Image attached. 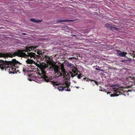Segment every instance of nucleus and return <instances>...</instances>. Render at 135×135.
I'll return each mask as SVG.
<instances>
[{
    "instance_id": "nucleus-25",
    "label": "nucleus",
    "mask_w": 135,
    "mask_h": 135,
    "mask_svg": "<svg viewBox=\"0 0 135 135\" xmlns=\"http://www.w3.org/2000/svg\"><path fill=\"white\" fill-rule=\"evenodd\" d=\"M23 71L24 72H25L27 71L26 69L23 68Z\"/></svg>"
},
{
    "instance_id": "nucleus-9",
    "label": "nucleus",
    "mask_w": 135,
    "mask_h": 135,
    "mask_svg": "<svg viewBox=\"0 0 135 135\" xmlns=\"http://www.w3.org/2000/svg\"><path fill=\"white\" fill-rule=\"evenodd\" d=\"M105 26L106 28L109 29L113 30H118L119 29L118 28L112 27L110 24L107 23L105 25Z\"/></svg>"
},
{
    "instance_id": "nucleus-4",
    "label": "nucleus",
    "mask_w": 135,
    "mask_h": 135,
    "mask_svg": "<svg viewBox=\"0 0 135 135\" xmlns=\"http://www.w3.org/2000/svg\"><path fill=\"white\" fill-rule=\"evenodd\" d=\"M37 46H28L26 47L25 48V50H20L21 51H22L23 53H25L24 52H27V53H28V52H30L31 51H35V52H36L38 56H42L43 55V53H42V51L40 50H36L35 49H36V48L37 47Z\"/></svg>"
},
{
    "instance_id": "nucleus-21",
    "label": "nucleus",
    "mask_w": 135,
    "mask_h": 135,
    "mask_svg": "<svg viewBox=\"0 0 135 135\" xmlns=\"http://www.w3.org/2000/svg\"><path fill=\"white\" fill-rule=\"evenodd\" d=\"M30 21H31L33 22H34L35 23L36 22V20L34 18H31L30 19Z\"/></svg>"
},
{
    "instance_id": "nucleus-3",
    "label": "nucleus",
    "mask_w": 135,
    "mask_h": 135,
    "mask_svg": "<svg viewBox=\"0 0 135 135\" xmlns=\"http://www.w3.org/2000/svg\"><path fill=\"white\" fill-rule=\"evenodd\" d=\"M38 66L40 69L42 74V78L44 80L47 82H49L50 80V77L46 75V71L48 69V65H43L42 64H38Z\"/></svg>"
},
{
    "instance_id": "nucleus-35",
    "label": "nucleus",
    "mask_w": 135,
    "mask_h": 135,
    "mask_svg": "<svg viewBox=\"0 0 135 135\" xmlns=\"http://www.w3.org/2000/svg\"><path fill=\"white\" fill-rule=\"evenodd\" d=\"M109 93V94H110V93Z\"/></svg>"
},
{
    "instance_id": "nucleus-5",
    "label": "nucleus",
    "mask_w": 135,
    "mask_h": 135,
    "mask_svg": "<svg viewBox=\"0 0 135 135\" xmlns=\"http://www.w3.org/2000/svg\"><path fill=\"white\" fill-rule=\"evenodd\" d=\"M127 79L129 80L128 82L129 86L131 88H134V86H135V78L132 76H129L127 77Z\"/></svg>"
},
{
    "instance_id": "nucleus-12",
    "label": "nucleus",
    "mask_w": 135,
    "mask_h": 135,
    "mask_svg": "<svg viewBox=\"0 0 135 135\" xmlns=\"http://www.w3.org/2000/svg\"><path fill=\"white\" fill-rule=\"evenodd\" d=\"M73 21L70 20H59L57 21V22H70V21Z\"/></svg>"
},
{
    "instance_id": "nucleus-11",
    "label": "nucleus",
    "mask_w": 135,
    "mask_h": 135,
    "mask_svg": "<svg viewBox=\"0 0 135 135\" xmlns=\"http://www.w3.org/2000/svg\"><path fill=\"white\" fill-rule=\"evenodd\" d=\"M26 62L27 64H32L34 62V61L33 60H31L28 59L26 61Z\"/></svg>"
},
{
    "instance_id": "nucleus-7",
    "label": "nucleus",
    "mask_w": 135,
    "mask_h": 135,
    "mask_svg": "<svg viewBox=\"0 0 135 135\" xmlns=\"http://www.w3.org/2000/svg\"><path fill=\"white\" fill-rule=\"evenodd\" d=\"M73 68L72 69V72H70V74L71 76V77L73 78L74 76L78 74V70L76 68L73 66V68Z\"/></svg>"
},
{
    "instance_id": "nucleus-17",
    "label": "nucleus",
    "mask_w": 135,
    "mask_h": 135,
    "mask_svg": "<svg viewBox=\"0 0 135 135\" xmlns=\"http://www.w3.org/2000/svg\"><path fill=\"white\" fill-rule=\"evenodd\" d=\"M83 76V75H82V74L80 73L78 75L77 77L78 79H81V78Z\"/></svg>"
},
{
    "instance_id": "nucleus-33",
    "label": "nucleus",
    "mask_w": 135,
    "mask_h": 135,
    "mask_svg": "<svg viewBox=\"0 0 135 135\" xmlns=\"http://www.w3.org/2000/svg\"><path fill=\"white\" fill-rule=\"evenodd\" d=\"M73 59H74V57H73Z\"/></svg>"
},
{
    "instance_id": "nucleus-32",
    "label": "nucleus",
    "mask_w": 135,
    "mask_h": 135,
    "mask_svg": "<svg viewBox=\"0 0 135 135\" xmlns=\"http://www.w3.org/2000/svg\"><path fill=\"white\" fill-rule=\"evenodd\" d=\"M73 36H76V35H74Z\"/></svg>"
},
{
    "instance_id": "nucleus-1",
    "label": "nucleus",
    "mask_w": 135,
    "mask_h": 135,
    "mask_svg": "<svg viewBox=\"0 0 135 135\" xmlns=\"http://www.w3.org/2000/svg\"><path fill=\"white\" fill-rule=\"evenodd\" d=\"M11 53H7L6 52L0 53V57L5 58L8 57L12 58L15 56L13 55L14 52H11ZM20 64V62L17 61L15 59H13L12 61H9L0 59V69L3 71L7 70L9 73L14 74L16 72V68H18Z\"/></svg>"
},
{
    "instance_id": "nucleus-19",
    "label": "nucleus",
    "mask_w": 135,
    "mask_h": 135,
    "mask_svg": "<svg viewBox=\"0 0 135 135\" xmlns=\"http://www.w3.org/2000/svg\"><path fill=\"white\" fill-rule=\"evenodd\" d=\"M42 21V20H36V23H37L39 22H40Z\"/></svg>"
},
{
    "instance_id": "nucleus-29",
    "label": "nucleus",
    "mask_w": 135,
    "mask_h": 135,
    "mask_svg": "<svg viewBox=\"0 0 135 135\" xmlns=\"http://www.w3.org/2000/svg\"><path fill=\"white\" fill-rule=\"evenodd\" d=\"M89 78H88V79L86 80V81H88H88H89Z\"/></svg>"
},
{
    "instance_id": "nucleus-23",
    "label": "nucleus",
    "mask_w": 135,
    "mask_h": 135,
    "mask_svg": "<svg viewBox=\"0 0 135 135\" xmlns=\"http://www.w3.org/2000/svg\"><path fill=\"white\" fill-rule=\"evenodd\" d=\"M94 81L97 85H98V83L97 81H95V80H94Z\"/></svg>"
},
{
    "instance_id": "nucleus-27",
    "label": "nucleus",
    "mask_w": 135,
    "mask_h": 135,
    "mask_svg": "<svg viewBox=\"0 0 135 135\" xmlns=\"http://www.w3.org/2000/svg\"><path fill=\"white\" fill-rule=\"evenodd\" d=\"M89 81H94L95 80H93L92 79H89Z\"/></svg>"
},
{
    "instance_id": "nucleus-14",
    "label": "nucleus",
    "mask_w": 135,
    "mask_h": 135,
    "mask_svg": "<svg viewBox=\"0 0 135 135\" xmlns=\"http://www.w3.org/2000/svg\"><path fill=\"white\" fill-rule=\"evenodd\" d=\"M54 70L55 73H59L60 72V71L58 69L56 68H54Z\"/></svg>"
},
{
    "instance_id": "nucleus-13",
    "label": "nucleus",
    "mask_w": 135,
    "mask_h": 135,
    "mask_svg": "<svg viewBox=\"0 0 135 135\" xmlns=\"http://www.w3.org/2000/svg\"><path fill=\"white\" fill-rule=\"evenodd\" d=\"M130 56H131L133 57H134L135 58V59L133 58V59L135 61V54H134L132 53H129L128 54V56L129 57H130Z\"/></svg>"
},
{
    "instance_id": "nucleus-30",
    "label": "nucleus",
    "mask_w": 135,
    "mask_h": 135,
    "mask_svg": "<svg viewBox=\"0 0 135 135\" xmlns=\"http://www.w3.org/2000/svg\"><path fill=\"white\" fill-rule=\"evenodd\" d=\"M83 79V80H84L85 81V80H86V78L85 77V78H84Z\"/></svg>"
},
{
    "instance_id": "nucleus-26",
    "label": "nucleus",
    "mask_w": 135,
    "mask_h": 135,
    "mask_svg": "<svg viewBox=\"0 0 135 135\" xmlns=\"http://www.w3.org/2000/svg\"><path fill=\"white\" fill-rule=\"evenodd\" d=\"M72 65H73L72 64H70L68 65V66L69 67H71L72 66Z\"/></svg>"
},
{
    "instance_id": "nucleus-18",
    "label": "nucleus",
    "mask_w": 135,
    "mask_h": 135,
    "mask_svg": "<svg viewBox=\"0 0 135 135\" xmlns=\"http://www.w3.org/2000/svg\"><path fill=\"white\" fill-rule=\"evenodd\" d=\"M69 87H67V88H65V90L66 91H71V90H70V89H68V88Z\"/></svg>"
},
{
    "instance_id": "nucleus-15",
    "label": "nucleus",
    "mask_w": 135,
    "mask_h": 135,
    "mask_svg": "<svg viewBox=\"0 0 135 135\" xmlns=\"http://www.w3.org/2000/svg\"><path fill=\"white\" fill-rule=\"evenodd\" d=\"M29 78H28V80L30 81H32L33 79L31 78L32 77V74H30L29 75Z\"/></svg>"
},
{
    "instance_id": "nucleus-2",
    "label": "nucleus",
    "mask_w": 135,
    "mask_h": 135,
    "mask_svg": "<svg viewBox=\"0 0 135 135\" xmlns=\"http://www.w3.org/2000/svg\"><path fill=\"white\" fill-rule=\"evenodd\" d=\"M23 51L21 50H18V51L15 52H14L13 55L14 56H17L21 57H23L25 58L30 57L31 58H33L34 59L36 60L37 61L40 62L45 60L47 61L48 64H51V61L50 60V58L49 56L47 55H44L42 56H40L36 55L35 53L30 52L27 53V55L23 53Z\"/></svg>"
},
{
    "instance_id": "nucleus-16",
    "label": "nucleus",
    "mask_w": 135,
    "mask_h": 135,
    "mask_svg": "<svg viewBox=\"0 0 135 135\" xmlns=\"http://www.w3.org/2000/svg\"><path fill=\"white\" fill-rule=\"evenodd\" d=\"M51 84L53 85H55L56 86H58L59 85V84L57 83L56 82L53 81L51 82Z\"/></svg>"
},
{
    "instance_id": "nucleus-20",
    "label": "nucleus",
    "mask_w": 135,
    "mask_h": 135,
    "mask_svg": "<svg viewBox=\"0 0 135 135\" xmlns=\"http://www.w3.org/2000/svg\"><path fill=\"white\" fill-rule=\"evenodd\" d=\"M62 71L63 72V73L64 74H66V72L65 71V70L64 68H62L61 69Z\"/></svg>"
},
{
    "instance_id": "nucleus-24",
    "label": "nucleus",
    "mask_w": 135,
    "mask_h": 135,
    "mask_svg": "<svg viewBox=\"0 0 135 135\" xmlns=\"http://www.w3.org/2000/svg\"><path fill=\"white\" fill-rule=\"evenodd\" d=\"M95 69L97 70H100V71H103V70L102 69H100L97 68H95Z\"/></svg>"
},
{
    "instance_id": "nucleus-22",
    "label": "nucleus",
    "mask_w": 135,
    "mask_h": 135,
    "mask_svg": "<svg viewBox=\"0 0 135 135\" xmlns=\"http://www.w3.org/2000/svg\"><path fill=\"white\" fill-rule=\"evenodd\" d=\"M128 60H127V61H131L132 60V59L131 58H128Z\"/></svg>"
},
{
    "instance_id": "nucleus-8",
    "label": "nucleus",
    "mask_w": 135,
    "mask_h": 135,
    "mask_svg": "<svg viewBox=\"0 0 135 135\" xmlns=\"http://www.w3.org/2000/svg\"><path fill=\"white\" fill-rule=\"evenodd\" d=\"M117 52V54L118 56L121 57H124L127 54L126 52H122L120 50H116L115 51Z\"/></svg>"
},
{
    "instance_id": "nucleus-31",
    "label": "nucleus",
    "mask_w": 135,
    "mask_h": 135,
    "mask_svg": "<svg viewBox=\"0 0 135 135\" xmlns=\"http://www.w3.org/2000/svg\"><path fill=\"white\" fill-rule=\"evenodd\" d=\"M76 88H79V87H76Z\"/></svg>"
},
{
    "instance_id": "nucleus-34",
    "label": "nucleus",
    "mask_w": 135,
    "mask_h": 135,
    "mask_svg": "<svg viewBox=\"0 0 135 135\" xmlns=\"http://www.w3.org/2000/svg\"><path fill=\"white\" fill-rule=\"evenodd\" d=\"M70 58H71V59H72V58H72V57H71Z\"/></svg>"
},
{
    "instance_id": "nucleus-28",
    "label": "nucleus",
    "mask_w": 135,
    "mask_h": 135,
    "mask_svg": "<svg viewBox=\"0 0 135 135\" xmlns=\"http://www.w3.org/2000/svg\"><path fill=\"white\" fill-rule=\"evenodd\" d=\"M41 74V75H42V74H41H41ZM41 77H42V75H41ZM41 78H42V80H43V81H45V82H46V81H44V80L42 78V77H41Z\"/></svg>"
},
{
    "instance_id": "nucleus-10",
    "label": "nucleus",
    "mask_w": 135,
    "mask_h": 135,
    "mask_svg": "<svg viewBox=\"0 0 135 135\" xmlns=\"http://www.w3.org/2000/svg\"><path fill=\"white\" fill-rule=\"evenodd\" d=\"M121 91L122 90H119L117 89L115 91L114 94H112L111 93L110 95L111 97L118 96L119 95L122 94Z\"/></svg>"
},
{
    "instance_id": "nucleus-6",
    "label": "nucleus",
    "mask_w": 135,
    "mask_h": 135,
    "mask_svg": "<svg viewBox=\"0 0 135 135\" xmlns=\"http://www.w3.org/2000/svg\"><path fill=\"white\" fill-rule=\"evenodd\" d=\"M68 81L64 83V84H61L58 87V89L59 91H62L65 90V88L70 87V84L68 83Z\"/></svg>"
}]
</instances>
